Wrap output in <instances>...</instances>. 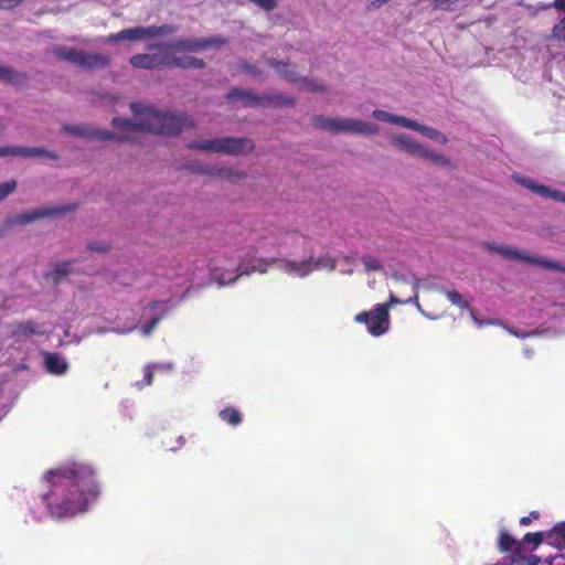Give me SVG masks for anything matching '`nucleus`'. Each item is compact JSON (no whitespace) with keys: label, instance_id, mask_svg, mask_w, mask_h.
I'll list each match as a JSON object with an SVG mask.
<instances>
[{"label":"nucleus","instance_id":"44","mask_svg":"<svg viewBox=\"0 0 565 565\" xmlns=\"http://www.w3.org/2000/svg\"><path fill=\"white\" fill-rule=\"evenodd\" d=\"M540 518L539 511H531L529 515L522 516L520 519V524L523 526H527L531 524L532 520H537Z\"/></svg>","mask_w":565,"mask_h":565},{"label":"nucleus","instance_id":"53","mask_svg":"<svg viewBox=\"0 0 565 565\" xmlns=\"http://www.w3.org/2000/svg\"><path fill=\"white\" fill-rule=\"evenodd\" d=\"M178 45H179V50H182V49H186V47H188V45L185 44V42H184V41H180V40H179V42H178Z\"/></svg>","mask_w":565,"mask_h":565},{"label":"nucleus","instance_id":"37","mask_svg":"<svg viewBox=\"0 0 565 565\" xmlns=\"http://www.w3.org/2000/svg\"><path fill=\"white\" fill-rule=\"evenodd\" d=\"M265 11H273L277 7V0H248Z\"/></svg>","mask_w":565,"mask_h":565},{"label":"nucleus","instance_id":"1","mask_svg":"<svg viewBox=\"0 0 565 565\" xmlns=\"http://www.w3.org/2000/svg\"><path fill=\"white\" fill-rule=\"evenodd\" d=\"M43 501L54 518L85 512L96 501L100 488L95 469L86 462H72L44 475Z\"/></svg>","mask_w":565,"mask_h":565},{"label":"nucleus","instance_id":"51","mask_svg":"<svg viewBox=\"0 0 565 565\" xmlns=\"http://www.w3.org/2000/svg\"><path fill=\"white\" fill-rule=\"evenodd\" d=\"M11 76V72L10 70L6 68V67H2L0 66V78H3V79H9Z\"/></svg>","mask_w":565,"mask_h":565},{"label":"nucleus","instance_id":"9","mask_svg":"<svg viewBox=\"0 0 565 565\" xmlns=\"http://www.w3.org/2000/svg\"><path fill=\"white\" fill-rule=\"evenodd\" d=\"M58 54L70 62L89 68L102 67L108 63V56L106 55L89 54L83 51L61 50Z\"/></svg>","mask_w":565,"mask_h":565},{"label":"nucleus","instance_id":"28","mask_svg":"<svg viewBox=\"0 0 565 565\" xmlns=\"http://www.w3.org/2000/svg\"><path fill=\"white\" fill-rule=\"evenodd\" d=\"M46 213H47L46 211H41V210L21 213L14 217V223L26 224V223H30V222L45 215Z\"/></svg>","mask_w":565,"mask_h":565},{"label":"nucleus","instance_id":"5","mask_svg":"<svg viewBox=\"0 0 565 565\" xmlns=\"http://www.w3.org/2000/svg\"><path fill=\"white\" fill-rule=\"evenodd\" d=\"M170 32L166 26H134L110 34L106 38L107 43L129 42L145 43L148 50L159 46V40L164 39Z\"/></svg>","mask_w":565,"mask_h":565},{"label":"nucleus","instance_id":"18","mask_svg":"<svg viewBox=\"0 0 565 565\" xmlns=\"http://www.w3.org/2000/svg\"><path fill=\"white\" fill-rule=\"evenodd\" d=\"M393 143L407 153L418 157L424 148L422 145L405 134L393 137Z\"/></svg>","mask_w":565,"mask_h":565},{"label":"nucleus","instance_id":"12","mask_svg":"<svg viewBox=\"0 0 565 565\" xmlns=\"http://www.w3.org/2000/svg\"><path fill=\"white\" fill-rule=\"evenodd\" d=\"M488 248L504 258L522 260L527 264L539 265L540 258L526 255L525 253L505 245H489Z\"/></svg>","mask_w":565,"mask_h":565},{"label":"nucleus","instance_id":"55","mask_svg":"<svg viewBox=\"0 0 565 565\" xmlns=\"http://www.w3.org/2000/svg\"><path fill=\"white\" fill-rule=\"evenodd\" d=\"M189 294V288L185 290L183 297H185Z\"/></svg>","mask_w":565,"mask_h":565},{"label":"nucleus","instance_id":"10","mask_svg":"<svg viewBox=\"0 0 565 565\" xmlns=\"http://www.w3.org/2000/svg\"><path fill=\"white\" fill-rule=\"evenodd\" d=\"M167 306L164 302H154L145 310L143 317L150 319L149 323H143L140 331L143 335H149L154 329L156 324L166 315Z\"/></svg>","mask_w":565,"mask_h":565},{"label":"nucleus","instance_id":"48","mask_svg":"<svg viewBox=\"0 0 565 565\" xmlns=\"http://www.w3.org/2000/svg\"><path fill=\"white\" fill-rule=\"evenodd\" d=\"M275 262H276V259H270V262L259 260V266H253V271L258 270L260 273H264V271H266V267L270 263H275Z\"/></svg>","mask_w":565,"mask_h":565},{"label":"nucleus","instance_id":"2","mask_svg":"<svg viewBox=\"0 0 565 565\" xmlns=\"http://www.w3.org/2000/svg\"><path fill=\"white\" fill-rule=\"evenodd\" d=\"M132 119L115 117L113 126L122 135L128 137L132 131H146L153 135H170L174 131L177 118L166 107L152 106L142 103L130 105Z\"/></svg>","mask_w":565,"mask_h":565},{"label":"nucleus","instance_id":"8","mask_svg":"<svg viewBox=\"0 0 565 565\" xmlns=\"http://www.w3.org/2000/svg\"><path fill=\"white\" fill-rule=\"evenodd\" d=\"M358 323H364L373 337H380L390 328V313L387 306H375L371 311H362L354 317Z\"/></svg>","mask_w":565,"mask_h":565},{"label":"nucleus","instance_id":"46","mask_svg":"<svg viewBox=\"0 0 565 565\" xmlns=\"http://www.w3.org/2000/svg\"><path fill=\"white\" fill-rule=\"evenodd\" d=\"M212 275L216 278V280L218 281L220 285H224V284H227V282H234L239 275L235 276V277H224V276H217L216 271L213 270L212 271Z\"/></svg>","mask_w":565,"mask_h":565},{"label":"nucleus","instance_id":"45","mask_svg":"<svg viewBox=\"0 0 565 565\" xmlns=\"http://www.w3.org/2000/svg\"><path fill=\"white\" fill-rule=\"evenodd\" d=\"M225 43H226V41L224 39H222V38H212L210 40L204 41V43L199 44L198 47L204 49V47H207V46H211V45H214V44L222 45V44H225Z\"/></svg>","mask_w":565,"mask_h":565},{"label":"nucleus","instance_id":"41","mask_svg":"<svg viewBox=\"0 0 565 565\" xmlns=\"http://www.w3.org/2000/svg\"><path fill=\"white\" fill-rule=\"evenodd\" d=\"M373 117L376 118L377 120H382V121L391 122V124H393V119H394L393 114L387 113L385 110H379V109L373 111Z\"/></svg>","mask_w":565,"mask_h":565},{"label":"nucleus","instance_id":"15","mask_svg":"<svg viewBox=\"0 0 565 565\" xmlns=\"http://www.w3.org/2000/svg\"><path fill=\"white\" fill-rule=\"evenodd\" d=\"M318 267L313 260L307 259L302 262H294V260H284V270L290 275H296L299 277H305L309 275L313 269Z\"/></svg>","mask_w":565,"mask_h":565},{"label":"nucleus","instance_id":"22","mask_svg":"<svg viewBox=\"0 0 565 565\" xmlns=\"http://www.w3.org/2000/svg\"><path fill=\"white\" fill-rule=\"evenodd\" d=\"M419 157L428 159L430 162H433L436 166H443V167L450 166V160L447 157H445L440 153H437L435 151L428 150L426 148H423Z\"/></svg>","mask_w":565,"mask_h":565},{"label":"nucleus","instance_id":"56","mask_svg":"<svg viewBox=\"0 0 565 565\" xmlns=\"http://www.w3.org/2000/svg\"><path fill=\"white\" fill-rule=\"evenodd\" d=\"M244 274H248V271L244 270V271H241L239 275H244Z\"/></svg>","mask_w":565,"mask_h":565},{"label":"nucleus","instance_id":"21","mask_svg":"<svg viewBox=\"0 0 565 565\" xmlns=\"http://www.w3.org/2000/svg\"><path fill=\"white\" fill-rule=\"evenodd\" d=\"M554 7L565 11V0H554ZM552 33L555 39L565 42V17L554 25Z\"/></svg>","mask_w":565,"mask_h":565},{"label":"nucleus","instance_id":"17","mask_svg":"<svg viewBox=\"0 0 565 565\" xmlns=\"http://www.w3.org/2000/svg\"><path fill=\"white\" fill-rule=\"evenodd\" d=\"M521 183L532 190L533 192L544 196V198H552L555 201L565 202V193H562L559 191H554L548 189L545 185L536 184L530 179H522Z\"/></svg>","mask_w":565,"mask_h":565},{"label":"nucleus","instance_id":"47","mask_svg":"<svg viewBox=\"0 0 565 565\" xmlns=\"http://www.w3.org/2000/svg\"><path fill=\"white\" fill-rule=\"evenodd\" d=\"M131 330H134V327H130V328H127V329H119V328H106V329H100V330H97L98 332L100 333H104V332H116V333H127V332H130Z\"/></svg>","mask_w":565,"mask_h":565},{"label":"nucleus","instance_id":"11","mask_svg":"<svg viewBox=\"0 0 565 565\" xmlns=\"http://www.w3.org/2000/svg\"><path fill=\"white\" fill-rule=\"evenodd\" d=\"M142 373L143 380L141 382L136 383V386H138L139 388L151 385L153 377L158 375H171L173 373V365L171 363H158L147 365L143 367Z\"/></svg>","mask_w":565,"mask_h":565},{"label":"nucleus","instance_id":"23","mask_svg":"<svg viewBox=\"0 0 565 565\" xmlns=\"http://www.w3.org/2000/svg\"><path fill=\"white\" fill-rule=\"evenodd\" d=\"M519 548L520 543H518L509 533L505 531H501L499 535V548L502 553H507L512 551L513 548Z\"/></svg>","mask_w":565,"mask_h":565},{"label":"nucleus","instance_id":"39","mask_svg":"<svg viewBox=\"0 0 565 565\" xmlns=\"http://www.w3.org/2000/svg\"><path fill=\"white\" fill-rule=\"evenodd\" d=\"M539 265L544 268H547V269L565 273V266H563L562 264L552 262V260H546V259L540 258Z\"/></svg>","mask_w":565,"mask_h":565},{"label":"nucleus","instance_id":"16","mask_svg":"<svg viewBox=\"0 0 565 565\" xmlns=\"http://www.w3.org/2000/svg\"><path fill=\"white\" fill-rule=\"evenodd\" d=\"M546 542L557 550H565V521L554 524L546 532Z\"/></svg>","mask_w":565,"mask_h":565},{"label":"nucleus","instance_id":"36","mask_svg":"<svg viewBox=\"0 0 565 565\" xmlns=\"http://www.w3.org/2000/svg\"><path fill=\"white\" fill-rule=\"evenodd\" d=\"M435 10L450 11L460 0H430Z\"/></svg>","mask_w":565,"mask_h":565},{"label":"nucleus","instance_id":"32","mask_svg":"<svg viewBox=\"0 0 565 565\" xmlns=\"http://www.w3.org/2000/svg\"><path fill=\"white\" fill-rule=\"evenodd\" d=\"M544 540L546 541V532L526 533L523 537L524 543H531L534 547L539 546Z\"/></svg>","mask_w":565,"mask_h":565},{"label":"nucleus","instance_id":"38","mask_svg":"<svg viewBox=\"0 0 565 565\" xmlns=\"http://www.w3.org/2000/svg\"><path fill=\"white\" fill-rule=\"evenodd\" d=\"M15 189L14 181H7L0 184V201L6 199L10 193H12Z\"/></svg>","mask_w":565,"mask_h":565},{"label":"nucleus","instance_id":"35","mask_svg":"<svg viewBox=\"0 0 565 565\" xmlns=\"http://www.w3.org/2000/svg\"><path fill=\"white\" fill-rule=\"evenodd\" d=\"M393 124H396L408 129H413L415 131L417 128H419V124L417 121L396 115H394Z\"/></svg>","mask_w":565,"mask_h":565},{"label":"nucleus","instance_id":"50","mask_svg":"<svg viewBox=\"0 0 565 565\" xmlns=\"http://www.w3.org/2000/svg\"><path fill=\"white\" fill-rule=\"evenodd\" d=\"M21 0H0V7L2 8H11L14 4L19 3Z\"/></svg>","mask_w":565,"mask_h":565},{"label":"nucleus","instance_id":"40","mask_svg":"<svg viewBox=\"0 0 565 565\" xmlns=\"http://www.w3.org/2000/svg\"><path fill=\"white\" fill-rule=\"evenodd\" d=\"M62 344L79 343L81 338L76 334H72L68 328L64 329V338L60 340Z\"/></svg>","mask_w":565,"mask_h":565},{"label":"nucleus","instance_id":"19","mask_svg":"<svg viewBox=\"0 0 565 565\" xmlns=\"http://www.w3.org/2000/svg\"><path fill=\"white\" fill-rule=\"evenodd\" d=\"M268 64L274 67L279 75L287 78L290 82L298 81L296 72L289 70V64L284 61L268 60Z\"/></svg>","mask_w":565,"mask_h":565},{"label":"nucleus","instance_id":"3","mask_svg":"<svg viewBox=\"0 0 565 565\" xmlns=\"http://www.w3.org/2000/svg\"><path fill=\"white\" fill-rule=\"evenodd\" d=\"M189 149L204 152L222 153L227 156H242L252 152L255 148L249 138L222 137L212 139H199L188 143Z\"/></svg>","mask_w":565,"mask_h":565},{"label":"nucleus","instance_id":"25","mask_svg":"<svg viewBox=\"0 0 565 565\" xmlns=\"http://www.w3.org/2000/svg\"><path fill=\"white\" fill-rule=\"evenodd\" d=\"M206 278V269L204 266V262H201L200 266H195V269L192 273V277L190 279L191 287H203Z\"/></svg>","mask_w":565,"mask_h":565},{"label":"nucleus","instance_id":"29","mask_svg":"<svg viewBox=\"0 0 565 565\" xmlns=\"http://www.w3.org/2000/svg\"><path fill=\"white\" fill-rule=\"evenodd\" d=\"M204 62L192 56H179V67L181 68H202Z\"/></svg>","mask_w":565,"mask_h":565},{"label":"nucleus","instance_id":"31","mask_svg":"<svg viewBox=\"0 0 565 565\" xmlns=\"http://www.w3.org/2000/svg\"><path fill=\"white\" fill-rule=\"evenodd\" d=\"M445 296L452 303L458 306L459 308H468V302L462 298V296L456 290H446Z\"/></svg>","mask_w":565,"mask_h":565},{"label":"nucleus","instance_id":"52","mask_svg":"<svg viewBox=\"0 0 565 565\" xmlns=\"http://www.w3.org/2000/svg\"><path fill=\"white\" fill-rule=\"evenodd\" d=\"M390 0H373L371 2V7L373 8H380L382 7L383 4H385L386 2H388Z\"/></svg>","mask_w":565,"mask_h":565},{"label":"nucleus","instance_id":"6","mask_svg":"<svg viewBox=\"0 0 565 565\" xmlns=\"http://www.w3.org/2000/svg\"><path fill=\"white\" fill-rule=\"evenodd\" d=\"M149 51L132 55L129 64L137 70H156L173 62L174 47L166 41V38L159 40V46Z\"/></svg>","mask_w":565,"mask_h":565},{"label":"nucleus","instance_id":"27","mask_svg":"<svg viewBox=\"0 0 565 565\" xmlns=\"http://www.w3.org/2000/svg\"><path fill=\"white\" fill-rule=\"evenodd\" d=\"M235 71L236 73H249L254 77H259L262 75V70L245 60L237 62Z\"/></svg>","mask_w":565,"mask_h":565},{"label":"nucleus","instance_id":"4","mask_svg":"<svg viewBox=\"0 0 565 565\" xmlns=\"http://www.w3.org/2000/svg\"><path fill=\"white\" fill-rule=\"evenodd\" d=\"M312 126L332 134L376 135L379 132V127L373 122L345 117L315 116L312 118Z\"/></svg>","mask_w":565,"mask_h":565},{"label":"nucleus","instance_id":"26","mask_svg":"<svg viewBox=\"0 0 565 565\" xmlns=\"http://www.w3.org/2000/svg\"><path fill=\"white\" fill-rule=\"evenodd\" d=\"M416 131L423 134L424 136L428 137L429 139L439 141L441 143H445L448 141L447 137L438 131L437 129L424 126L419 124V128L416 129Z\"/></svg>","mask_w":565,"mask_h":565},{"label":"nucleus","instance_id":"54","mask_svg":"<svg viewBox=\"0 0 565 565\" xmlns=\"http://www.w3.org/2000/svg\"><path fill=\"white\" fill-rule=\"evenodd\" d=\"M471 316H472V318L475 319V321H476L477 323L481 324V321H479V320L475 317V311H473V310H471Z\"/></svg>","mask_w":565,"mask_h":565},{"label":"nucleus","instance_id":"24","mask_svg":"<svg viewBox=\"0 0 565 565\" xmlns=\"http://www.w3.org/2000/svg\"><path fill=\"white\" fill-rule=\"evenodd\" d=\"M206 173L212 174V175L222 177V178L228 179L231 181H237V180H242V179L246 178V173L244 171L232 170V169H220L215 172L206 171Z\"/></svg>","mask_w":565,"mask_h":565},{"label":"nucleus","instance_id":"30","mask_svg":"<svg viewBox=\"0 0 565 565\" xmlns=\"http://www.w3.org/2000/svg\"><path fill=\"white\" fill-rule=\"evenodd\" d=\"M361 262L366 271H379L383 268L381 260L371 255L362 256Z\"/></svg>","mask_w":565,"mask_h":565},{"label":"nucleus","instance_id":"49","mask_svg":"<svg viewBox=\"0 0 565 565\" xmlns=\"http://www.w3.org/2000/svg\"><path fill=\"white\" fill-rule=\"evenodd\" d=\"M523 561H524L523 565H539L541 562L540 557L536 555H530V556L525 557Z\"/></svg>","mask_w":565,"mask_h":565},{"label":"nucleus","instance_id":"33","mask_svg":"<svg viewBox=\"0 0 565 565\" xmlns=\"http://www.w3.org/2000/svg\"><path fill=\"white\" fill-rule=\"evenodd\" d=\"M417 299H418V296H417L416 291H415L413 297H409L406 300H401L394 294H391L390 297H388V301L386 303H377V306H387V310H388L394 305L409 303L412 301H417Z\"/></svg>","mask_w":565,"mask_h":565},{"label":"nucleus","instance_id":"42","mask_svg":"<svg viewBox=\"0 0 565 565\" xmlns=\"http://www.w3.org/2000/svg\"><path fill=\"white\" fill-rule=\"evenodd\" d=\"M194 126V122L184 114L179 113V134L183 129H189Z\"/></svg>","mask_w":565,"mask_h":565},{"label":"nucleus","instance_id":"34","mask_svg":"<svg viewBox=\"0 0 565 565\" xmlns=\"http://www.w3.org/2000/svg\"><path fill=\"white\" fill-rule=\"evenodd\" d=\"M35 153H38V151L35 149L26 150V149H20V148H0V157L1 156H8V154H12V156H17V154L33 156Z\"/></svg>","mask_w":565,"mask_h":565},{"label":"nucleus","instance_id":"14","mask_svg":"<svg viewBox=\"0 0 565 565\" xmlns=\"http://www.w3.org/2000/svg\"><path fill=\"white\" fill-rule=\"evenodd\" d=\"M44 365L49 373L54 375H63L68 370V363L57 353H44Z\"/></svg>","mask_w":565,"mask_h":565},{"label":"nucleus","instance_id":"13","mask_svg":"<svg viewBox=\"0 0 565 565\" xmlns=\"http://www.w3.org/2000/svg\"><path fill=\"white\" fill-rule=\"evenodd\" d=\"M47 332V327L44 324L35 323L32 321H28L24 323H19L13 327L12 333L18 339L23 338H34L43 335Z\"/></svg>","mask_w":565,"mask_h":565},{"label":"nucleus","instance_id":"7","mask_svg":"<svg viewBox=\"0 0 565 565\" xmlns=\"http://www.w3.org/2000/svg\"><path fill=\"white\" fill-rule=\"evenodd\" d=\"M231 102H241L246 107L291 105V98L281 95H256L250 90L233 87L226 95Z\"/></svg>","mask_w":565,"mask_h":565},{"label":"nucleus","instance_id":"43","mask_svg":"<svg viewBox=\"0 0 565 565\" xmlns=\"http://www.w3.org/2000/svg\"><path fill=\"white\" fill-rule=\"evenodd\" d=\"M302 85L306 87V89L310 90V92H322L323 90V86L318 84L317 81H313V79H303V83Z\"/></svg>","mask_w":565,"mask_h":565},{"label":"nucleus","instance_id":"20","mask_svg":"<svg viewBox=\"0 0 565 565\" xmlns=\"http://www.w3.org/2000/svg\"><path fill=\"white\" fill-rule=\"evenodd\" d=\"M218 415L223 422H226L227 424H230L232 426H237L243 420L242 414L239 413V411L232 406H227V407L223 408Z\"/></svg>","mask_w":565,"mask_h":565}]
</instances>
